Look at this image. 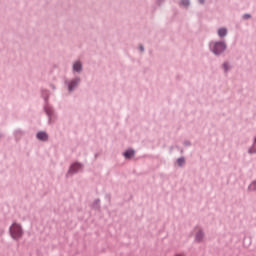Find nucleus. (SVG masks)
Instances as JSON below:
<instances>
[{
  "instance_id": "obj_3",
  "label": "nucleus",
  "mask_w": 256,
  "mask_h": 256,
  "mask_svg": "<svg viewBox=\"0 0 256 256\" xmlns=\"http://www.w3.org/2000/svg\"><path fill=\"white\" fill-rule=\"evenodd\" d=\"M37 139H39L40 141H47V139H49V136L45 132H38Z\"/></svg>"
},
{
  "instance_id": "obj_5",
  "label": "nucleus",
  "mask_w": 256,
  "mask_h": 256,
  "mask_svg": "<svg viewBox=\"0 0 256 256\" xmlns=\"http://www.w3.org/2000/svg\"><path fill=\"white\" fill-rule=\"evenodd\" d=\"M77 85H79V79H75L72 82H70V84L68 85L69 91H72L73 89H75Z\"/></svg>"
},
{
  "instance_id": "obj_1",
  "label": "nucleus",
  "mask_w": 256,
  "mask_h": 256,
  "mask_svg": "<svg viewBox=\"0 0 256 256\" xmlns=\"http://www.w3.org/2000/svg\"><path fill=\"white\" fill-rule=\"evenodd\" d=\"M10 234L13 239H20L23 235V230L21 229V225L14 223L10 227Z\"/></svg>"
},
{
  "instance_id": "obj_7",
  "label": "nucleus",
  "mask_w": 256,
  "mask_h": 256,
  "mask_svg": "<svg viewBox=\"0 0 256 256\" xmlns=\"http://www.w3.org/2000/svg\"><path fill=\"white\" fill-rule=\"evenodd\" d=\"M81 69H82L81 62H76V63H74V65H73V70H74V71L79 72V71H81Z\"/></svg>"
},
{
  "instance_id": "obj_13",
  "label": "nucleus",
  "mask_w": 256,
  "mask_h": 256,
  "mask_svg": "<svg viewBox=\"0 0 256 256\" xmlns=\"http://www.w3.org/2000/svg\"><path fill=\"white\" fill-rule=\"evenodd\" d=\"M251 16L249 14L244 15V19H249Z\"/></svg>"
},
{
  "instance_id": "obj_12",
  "label": "nucleus",
  "mask_w": 256,
  "mask_h": 256,
  "mask_svg": "<svg viewBox=\"0 0 256 256\" xmlns=\"http://www.w3.org/2000/svg\"><path fill=\"white\" fill-rule=\"evenodd\" d=\"M255 186H256V183H252V184L250 185V189H251V190L255 189Z\"/></svg>"
},
{
  "instance_id": "obj_8",
  "label": "nucleus",
  "mask_w": 256,
  "mask_h": 256,
  "mask_svg": "<svg viewBox=\"0 0 256 256\" xmlns=\"http://www.w3.org/2000/svg\"><path fill=\"white\" fill-rule=\"evenodd\" d=\"M218 35H219V37H225V35H227V29H225V28H220V29L218 30Z\"/></svg>"
},
{
  "instance_id": "obj_4",
  "label": "nucleus",
  "mask_w": 256,
  "mask_h": 256,
  "mask_svg": "<svg viewBox=\"0 0 256 256\" xmlns=\"http://www.w3.org/2000/svg\"><path fill=\"white\" fill-rule=\"evenodd\" d=\"M81 169V164L75 163L71 166L69 173H77V171H80Z\"/></svg>"
},
{
  "instance_id": "obj_14",
  "label": "nucleus",
  "mask_w": 256,
  "mask_h": 256,
  "mask_svg": "<svg viewBox=\"0 0 256 256\" xmlns=\"http://www.w3.org/2000/svg\"><path fill=\"white\" fill-rule=\"evenodd\" d=\"M223 67H224L225 71H227V63H224Z\"/></svg>"
},
{
  "instance_id": "obj_9",
  "label": "nucleus",
  "mask_w": 256,
  "mask_h": 256,
  "mask_svg": "<svg viewBox=\"0 0 256 256\" xmlns=\"http://www.w3.org/2000/svg\"><path fill=\"white\" fill-rule=\"evenodd\" d=\"M196 241H203V232L201 230H199L196 234Z\"/></svg>"
},
{
  "instance_id": "obj_6",
  "label": "nucleus",
  "mask_w": 256,
  "mask_h": 256,
  "mask_svg": "<svg viewBox=\"0 0 256 256\" xmlns=\"http://www.w3.org/2000/svg\"><path fill=\"white\" fill-rule=\"evenodd\" d=\"M133 155H135V151L133 150H127L125 153H124V157L126 159H131V157H133Z\"/></svg>"
},
{
  "instance_id": "obj_2",
  "label": "nucleus",
  "mask_w": 256,
  "mask_h": 256,
  "mask_svg": "<svg viewBox=\"0 0 256 256\" xmlns=\"http://www.w3.org/2000/svg\"><path fill=\"white\" fill-rule=\"evenodd\" d=\"M211 49L215 55H219L225 51V43L223 42H216L211 44Z\"/></svg>"
},
{
  "instance_id": "obj_10",
  "label": "nucleus",
  "mask_w": 256,
  "mask_h": 256,
  "mask_svg": "<svg viewBox=\"0 0 256 256\" xmlns=\"http://www.w3.org/2000/svg\"><path fill=\"white\" fill-rule=\"evenodd\" d=\"M177 163H178L179 167H181V166L185 165V159L184 158H179L177 160Z\"/></svg>"
},
{
  "instance_id": "obj_11",
  "label": "nucleus",
  "mask_w": 256,
  "mask_h": 256,
  "mask_svg": "<svg viewBox=\"0 0 256 256\" xmlns=\"http://www.w3.org/2000/svg\"><path fill=\"white\" fill-rule=\"evenodd\" d=\"M181 3L184 5V7H188L189 0H182Z\"/></svg>"
},
{
  "instance_id": "obj_15",
  "label": "nucleus",
  "mask_w": 256,
  "mask_h": 256,
  "mask_svg": "<svg viewBox=\"0 0 256 256\" xmlns=\"http://www.w3.org/2000/svg\"><path fill=\"white\" fill-rule=\"evenodd\" d=\"M199 3H202V4L205 3V0H199Z\"/></svg>"
},
{
  "instance_id": "obj_16",
  "label": "nucleus",
  "mask_w": 256,
  "mask_h": 256,
  "mask_svg": "<svg viewBox=\"0 0 256 256\" xmlns=\"http://www.w3.org/2000/svg\"><path fill=\"white\" fill-rule=\"evenodd\" d=\"M140 50H141V51H144L143 46H140Z\"/></svg>"
}]
</instances>
